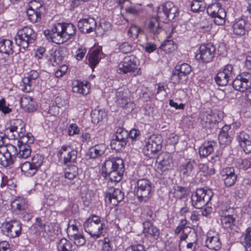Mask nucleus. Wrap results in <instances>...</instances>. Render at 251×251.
Wrapping results in <instances>:
<instances>
[{
    "mask_svg": "<svg viewBox=\"0 0 251 251\" xmlns=\"http://www.w3.org/2000/svg\"><path fill=\"white\" fill-rule=\"evenodd\" d=\"M213 193L210 189L200 188L197 189L191 197V204L197 209H201L211 200Z\"/></svg>",
    "mask_w": 251,
    "mask_h": 251,
    "instance_id": "obj_1",
    "label": "nucleus"
},
{
    "mask_svg": "<svg viewBox=\"0 0 251 251\" xmlns=\"http://www.w3.org/2000/svg\"><path fill=\"white\" fill-rule=\"evenodd\" d=\"M138 59L134 55L126 56L118 65L117 72L119 74L132 73L134 76L142 74L140 68H138Z\"/></svg>",
    "mask_w": 251,
    "mask_h": 251,
    "instance_id": "obj_2",
    "label": "nucleus"
},
{
    "mask_svg": "<svg viewBox=\"0 0 251 251\" xmlns=\"http://www.w3.org/2000/svg\"><path fill=\"white\" fill-rule=\"evenodd\" d=\"M83 227L92 237L97 239L102 233L103 224L99 217L93 215L84 223Z\"/></svg>",
    "mask_w": 251,
    "mask_h": 251,
    "instance_id": "obj_3",
    "label": "nucleus"
},
{
    "mask_svg": "<svg viewBox=\"0 0 251 251\" xmlns=\"http://www.w3.org/2000/svg\"><path fill=\"white\" fill-rule=\"evenodd\" d=\"M36 38V34L33 29L30 27L25 26L18 31L14 39L18 46L25 50L30 44L35 41Z\"/></svg>",
    "mask_w": 251,
    "mask_h": 251,
    "instance_id": "obj_4",
    "label": "nucleus"
},
{
    "mask_svg": "<svg viewBox=\"0 0 251 251\" xmlns=\"http://www.w3.org/2000/svg\"><path fill=\"white\" fill-rule=\"evenodd\" d=\"M191 71V67L187 63L177 65L173 71L171 77V82L175 84L186 83L188 79V75Z\"/></svg>",
    "mask_w": 251,
    "mask_h": 251,
    "instance_id": "obj_5",
    "label": "nucleus"
},
{
    "mask_svg": "<svg viewBox=\"0 0 251 251\" xmlns=\"http://www.w3.org/2000/svg\"><path fill=\"white\" fill-rule=\"evenodd\" d=\"M178 14V10L173 2L167 1L159 8L157 16L159 21L165 22L166 20L171 21Z\"/></svg>",
    "mask_w": 251,
    "mask_h": 251,
    "instance_id": "obj_6",
    "label": "nucleus"
},
{
    "mask_svg": "<svg viewBox=\"0 0 251 251\" xmlns=\"http://www.w3.org/2000/svg\"><path fill=\"white\" fill-rule=\"evenodd\" d=\"M136 195L140 202H146L151 196V183L145 178L139 179L137 182Z\"/></svg>",
    "mask_w": 251,
    "mask_h": 251,
    "instance_id": "obj_7",
    "label": "nucleus"
},
{
    "mask_svg": "<svg viewBox=\"0 0 251 251\" xmlns=\"http://www.w3.org/2000/svg\"><path fill=\"white\" fill-rule=\"evenodd\" d=\"M163 139L160 135H152L146 141L143 151L145 155L151 156L162 149Z\"/></svg>",
    "mask_w": 251,
    "mask_h": 251,
    "instance_id": "obj_8",
    "label": "nucleus"
},
{
    "mask_svg": "<svg viewBox=\"0 0 251 251\" xmlns=\"http://www.w3.org/2000/svg\"><path fill=\"white\" fill-rule=\"evenodd\" d=\"M62 23L55 24L51 29H47L44 31V34L48 39L57 44H61L65 42L64 38V31Z\"/></svg>",
    "mask_w": 251,
    "mask_h": 251,
    "instance_id": "obj_9",
    "label": "nucleus"
},
{
    "mask_svg": "<svg viewBox=\"0 0 251 251\" xmlns=\"http://www.w3.org/2000/svg\"><path fill=\"white\" fill-rule=\"evenodd\" d=\"M233 87L236 90L244 92L251 86V73L244 72L239 75L232 81Z\"/></svg>",
    "mask_w": 251,
    "mask_h": 251,
    "instance_id": "obj_10",
    "label": "nucleus"
},
{
    "mask_svg": "<svg viewBox=\"0 0 251 251\" xmlns=\"http://www.w3.org/2000/svg\"><path fill=\"white\" fill-rule=\"evenodd\" d=\"M77 151L73 150L70 146H63L57 153L59 160L65 165L76 162Z\"/></svg>",
    "mask_w": 251,
    "mask_h": 251,
    "instance_id": "obj_11",
    "label": "nucleus"
},
{
    "mask_svg": "<svg viewBox=\"0 0 251 251\" xmlns=\"http://www.w3.org/2000/svg\"><path fill=\"white\" fill-rule=\"evenodd\" d=\"M31 141L32 142H29V141H28L27 142L25 143L19 142V141L18 142V149L16 148V152H14L13 154V156L15 158V161L21 162V160L25 159L30 157L31 153V150L30 145L33 143L34 137H33V140Z\"/></svg>",
    "mask_w": 251,
    "mask_h": 251,
    "instance_id": "obj_12",
    "label": "nucleus"
},
{
    "mask_svg": "<svg viewBox=\"0 0 251 251\" xmlns=\"http://www.w3.org/2000/svg\"><path fill=\"white\" fill-rule=\"evenodd\" d=\"M2 230L5 235L9 237H17L21 233L22 224L19 221H11L3 225Z\"/></svg>",
    "mask_w": 251,
    "mask_h": 251,
    "instance_id": "obj_13",
    "label": "nucleus"
},
{
    "mask_svg": "<svg viewBox=\"0 0 251 251\" xmlns=\"http://www.w3.org/2000/svg\"><path fill=\"white\" fill-rule=\"evenodd\" d=\"M233 75V67L231 65L228 64L217 73L215 80L219 86H226L229 80L232 78Z\"/></svg>",
    "mask_w": 251,
    "mask_h": 251,
    "instance_id": "obj_14",
    "label": "nucleus"
},
{
    "mask_svg": "<svg viewBox=\"0 0 251 251\" xmlns=\"http://www.w3.org/2000/svg\"><path fill=\"white\" fill-rule=\"evenodd\" d=\"M25 124L24 122L21 126L19 125V128L14 131L13 132L9 133V135H7L6 136L9 139H19V142L26 143L28 141L29 142H32L33 139V136L30 133H26L25 129Z\"/></svg>",
    "mask_w": 251,
    "mask_h": 251,
    "instance_id": "obj_15",
    "label": "nucleus"
},
{
    "mask_svg": "<svg viewBox=\"0 0 251 251\" xmlns=\"http://www.w3.org/2000/svg\"><path fill=\"white\" fill-rule=\"evenodd\" d=\"M215 50V47L210 43L203 45L200 47V52L196 55V58L203 62H209L214 56Z\"/></svg>",
    "mask_w": 251,
    "mask_h": 251,
    "instance_id": "obj_16",
    "label": "nucleus"
},
{
    "mask_svg": "<svg viewBox=\"0 0 251 251\" xmlns=\"http://www.w3.org/2000/svg\"><path fill=\"white\" fill-rule=\"evenodd\" d=\"M156 170L161 174L168 170L173 163L171 155L168 152H163L158 155L156 160Z\"/></svg>",
    "mask_w": 251,
    "mask_h": 251,
    "instance_id": "obj_17",
    "label": "nucleus"
},
{
    "mask_svg": "<svg viewBox=\"0 0 251 251\" xmlns=\"http://www.w3.org/2000/svg\"><path fill=\"white\" fill-rule=\"evenodd\" d=\"M16 150L15 146L9 144L2 151H0V164L4 167L12 165L15 161L13 159L12 156L14 152H16Z\"/></svg>",
    "mask_w": 251,
    "mask_h": 251,
    "instance_id": "obj_18",
    "label": "nucleus"
},
{
    "mask_svg": "<svg viewBox=\"0 0 251 251\" xmlns=\"http://www.w3.org/2000/svg\"><path fill=\"white\" fill-rule=\"evenodd\" d=\"M233 209L229 208L226 210H223L221 215V221L223 227L228 231L234 228L235 226L236 219L232 214Z\"/></svg>",
    "mask_w": 251,
    "mask_h": 251,
    "instance_id": "obj_19",
    "label": "nucleus"
},
{
    "mask_svg": "<svg viewBox=\"0 0 251 251\" xmlns=\"http://www.w3.org/2000/svg\"><path fill=\"white\" fill-rule=\"evenodd\" d=\"M124 193L119 189L111 188L106 193L105 200L114 206H116L124 198Z\"/></svg>",
    "mask_w": 251,
    "mask_h": 251,
    "instance_id": "obj_20",
    "label": "nucleus"
},
{
    "mask_svg": "<svg viewBox=\"0 0 251 251\" xmlns=\"http://www.w3.org/2000/svg\"><path fill=\"white\" fill-rule=\"evenodd\" d=\"M124 165V161L119 157L109 158L106 160L102 166L103 174H107L119 169V167Z\"/></svg>",
    "mask_w": 251,
    "mask_h": 251,
    "instance_id": "obj_21",
    "label": "nucleus"
},
{
    "mask_svg": "<svg viewBox=\"0 0 251 251\" xmlns=\"http://www.w3.org/2000/svg\"><path fill=\"white\" fill-rule=\"evenodd\" d=\"M226 186L230 187L234 185L237 179V175L233 167H226L220 172Z\"/></svg>",
    "mask_w": 251,
    "mask_h": 251,
    "instance_id": "obj_22",
    "label": "nucleus"
},
{
    "mask_svg": "<svg viewBox=\"0 0 251 251\" xmlns=\"http://www.w3.org/2000/svg\"><path fill=\"white\" fill-rule=\"evenodd\" d=\"M96 22L92 18L80 20L77 24L80 31L84 33H89L93 31L96 29Z\"/></svg>",
    "mask_w": 251,
    "mask_h": 251,
    "instance_id": "obj_23",
    "label": "nucleus"
},
{
    "mask_svg": "<svg viewBox=\"0 0 251 251\" xmlns=\"http://www.w3.org/2000/svg\"><path fill=\"white\" fill-rule=\"evenodd\" d=\"M20 104L25 112L29 113L36 111L37 106L35 100L27 95H24L21 97Z\"/></svg>",
    "mask_w": 251,
    "mask_h": 251,
    "instance_id": "obj_24",
    "label": "nucleus"
},
{
    "mask_svg": "<svg viewBox=\"0 0 251 251\" xmlns=\"http://www.w3.org/2000/svg\"><path fill=\"white\" fill-rule=\"evenodd\" d=\"M236 138L240 147L246 153L251 152V138L248 133L241 131Z\"/></svg>",
    "mask_w": 251,
    "mask_h": 251,
    "instance_id": "obj_25",
    "label": "nucleus"
},
{
    "mask_svg": "<svg viewBox=\"0 0 251 251\" xmlns=\"http://www.w3.org/2000/svg\"><path fill=\"white\" fill-rule=\"evenodd\" d=\"M159 19L157 17H152L146 21L145 27L150 33L156 35L162 30L159 22Z\"/></svg>",
    "mask_w": 251,
    "mask_h": 251,
    "instance_id": "obj_26",
    "label": "nucleus"
},
{
    "mask_svg": "<svg viewBox=\"0 0 251 251\" xmlns=\"http://www.w3.org/2000/svg\"><path fill=\"white\" fill-rule=\"evenodd\" d=\"M115 96V102L120 107H126L130 101V99L128 97V93L126 90L116 91Z\"/></svg>",
    "mask_w": 251,
    "mask_h": 251,
    "instance_id": "obj_27",
    "label": "nucleus"
},
{
    "mask_svg": "<svg viewBox=\"0 0 251 251\" xmlns=\"http://www.w3.org/2000/svg\"><path fill=\"white\" fill-rule=\"evenodd\" d=\"M37 5H40L38 10H35L32 7L29 8L26 11L28 19L33 23L39 22L41 19V14L44 11V7L40 2H35Z\"/></svg>",
    "mask_w": 251,
    "mask_h": 251,
    "instance_id": "obj_28",
    "label": "nucleus"
},
{
    "mask_svg": "<svg viewBox=\"0 0 251 251\" xmlns=\"http://www.w3.org/2000/svg\"><path fill=\"white\" fill-rule=\"evenodd\" d=\"M217 147V143L214 141H205L200 147L199 154L200 157H206L210 154Z\"/></svg>",
    "mask_w": 251,
    "mask_h": 251,
    "instance_id": "obj_29",
    "label": "nucleus"
},
{
    "mask_svg": "<svg viewBox=\"0 0 251 251\" xmlns=\"http://www.w3.org/2000/svg\"><path fill=\"white\" fill-rule=\"evenodd\" d=\"M143 233L146 236H150L155 240L158 238L160 234L159 230L149 221L143 223Z\"/></svg>",
    "mask_w": 251,
    "mask_h": 251,
    "instance_id": "obj_30",
    "label": "nucleus"
},
{
    "mask_svg": "<svg viewBox=\"0 0 251 251\" xmlns=\"http://www.w3.org/2000/svg\"><path fill=\"white\" fill-rule=\"evenodd\" d=\"M106 149L105 144H98L89 149L87 155L91 158L96 159L101 156L104 153Z\"/></svg>",
    "mask_w": 251,
    "mask_h": 251,
    "instance_id": "obj_31",
    "label": "nucleus"
},
{
    "mask_svg": "<svg viewBox=\"0 0 251 251\" xmlns=\"http://www.w3.org/2000/svg\"><path fill=\"white\" fill-rule=\"evenodd\" d=\"M221 245L222 244L218 234H215L211 236H207L205 241V245L210 250L218 251L221 249Z\"/></svg>",
    "mask_w": 251,
    "mask_h": 251,
    "instance_id": "obj_32",
    "label": "nucleus"
},
{
    "mask_svg": "<svg viewBox=\"0 0 251 251\" xmlns=\"http://www.w3.org/2000/svg\"><path fill=\"white\" fill-rule=\"evenodd\" d=\"M19 163L22 173L27 176H32L39 171L30 161Z\"/></svg>",
    "mask_w": 251,
    "mask_h": 251,
    "instance_id": "obj_33",
    "label": "nucleus"
},
{
    "mask_svg": "<svg viewBox=\"0 0 251 251\" xmlns=\"http://www.w3.org/2000/svg\"><path fill=\"white\" fill-rule=\"evenodd\" d=\"M124 171L125 166L123 165L119 167V169L112 171L110 173L105 175V177L111 182H118L121 180Z\"/></svg>",
    "mask_w": 251,
    "mask_h": 251,
    "instance_id": "obj_34",
    "label": "nucleus"
},
{
    "mask_svg": "<svg viewBox=\"0 0 251 251\" xmlns=\"http://www.w3.org/2000/svg\"><path fill=\"white\" fill-rule=\"evenodd\" d=\"M11 207L16 208L22 214L28 211V206L25 200L23 198L19 197L14 200L11 203Z\"/></svg>",
    "mask_w": 251,
    "mask_h": 251,
    "instance_id": "obj_35",
    "label": "nucleus"
},
{
    "mask_svg": "<svg viewBox=\"0 0 251 251\" xmlns=\"http://www.w3.org/2000/svg\"><path fill=\"white\" fill-rule=\"evenodd\" d=\"M65 42L72 38L76 34V27L71 23H62Z\"/></svg>",
    "mask_w": 251,
    "mask_h": 251,
    "instance_id": "obj_36",
    "label": "nucleus"
},
{
    "mask_svg": "<svg viewBox=\"0 0 251 251\" xmlns=\"http://www.w3.org/2000/svg\"><path fill=\"white\" fill-rule=\"evenodd\" d=\"M13 42L8 39H3L0 41V52L8 55L13 53Z\"/></svg>",
    "mask_w": 251,
    "mask_h": 251,
    "instance_id": "obj_37",
    "label": "nucleus"
},
{
    "mask_svg": "<svg viewBox=\"0 0 251 251\" xmlns=\"http://www.w3.org/2000/svg\"><path fill=\"white\" fill-rule=\"evenodd\" d=\"M172 193L173 197L181 200L188 196L189 189L186 187L176 186L174 188Z\"/></svg>",
    "mask_w": 251,
    "mask_h": 251,
    "instance_id": "obj_38",
    "label": "nucleus"
},
{
    "mask_svg": "<svg viewBox=\"0 0 251 251\" xmlns=\"http://www.w3.org/2000/svg\"><path fill=\"white\" fill-rule=\"evenodd\" d=\"M100 50L97 49L87 54L88 63L92 68L95 67L99 63L101 58V57L100 56Z\"/></svg>",
    "mask_w": 251,
    "mask_h": 251,
    "instance_id": "obj_39",
    "label": "nucleus"
},
{
    "mask_svg": "<svg viewBox=\"0 0 251 251\" xmlns=\"http://www.w3.org/2000/svg\"><path fill=\"white\" fill-rule=\"evenodd\" d=\"M73 92L86 95L89 93V86L80 81H75L73 83L72 88Z\"/></svg>",
    "mask_w": 251,
    "mask_h": 251,
    "instance_id": "obj_40",
    "label": "nucleus"
},
{
    "mask_svg": "<svg viewBox=\"0 0 251 251\" xmlns=\"http://www.w3.org/2000/svg\"><path fill=\"white\" fill-rule=\"evenodd\" d=\"M195 161L190 160L179 167V171L184 176H189L192 174L194 169Z\"/></svg>",
    "mask_w": 251,
    "mask_h": 251,
    "instance_id": "obj_41",
    "label": "nucleus"
},
{
    "mask_svg": "<svg viewBox=\"0 0 251 251\" xmlns=\"http://www.w3.org/2000/svg\"><path fill=\"white\" fill-rule=\"evenodd\" d=\"M73 246L71 242L64 238L61 239L57 245L58 251H73Z\"/></svg>",
    "mask_w": 251,
    "mask_h": 251,
    "instance_id": "obj_42",
    "label": "nucleus"
},
{
    "mask_svg": "<svg viewBox=\"0 0 251 251\" xmlns=\"http://www.w3.org/2000/svg\"><path fill=\"white\" fill-rule=\"evenodd\" d=\"M245 21L241 19L233 25L234 33L236 35H243L246 33Z\"/></svg>",
    "mask_w": 251,
    "mask_h": 251,
    "instance_id": "obj_43",
    "label": "nucleus"
},
{
    "mask_svg": "<svg viewBox=\"0 0 251 251\" xmlns=\"http://www.w3.org/2000/svg\"><path fill=\"white\" fill-rule=\"evenodd\" d=\"M77 175L78 168L75 165H69L68 167L65 170V177L69 180H72L75 178Z\"/></svg>",
    "mask_w": 251,
    "mask_h": 251,
    "instance_id": "obj_44",
    "label": "nucleus"
},
{
    "mask_svg": "<svg viewBox=\"0 0 251 251\" xmlns=\"http://www.w3.org/2000/svg\"><path fill=\"white\" fill-rule=\"evenodd\" d=\"M244 244L247 251H251V226L248 227L243 235Z\"/></svg>",
    "mask_w": 251,
    "mask_h": 251,
    "instance_id": "obj_45",
    "label": "nucleus"
},
{
    "mask_svg": "<svg viewBox=\"0 0 251 251\" xmlns=\"http://www.w3.org/2000/svg\"><path fill=\"white\" fill-rule=\"evenodd\" d=\"M105 113L101 110L94 109L91 114L92 121L94 123H98L105 116Z\"/></svg>",
    "mask_w": 251,
    "mask_h": 251,
    "instance_id": "obj_46",
    "label": "nucleus"
},
{
    "mask_svg": "<svg viewBox=\"0 0 251 251\" xmlns=\"http://www.w3.org/2000/svg\"><path fill=\"white\" fill-rule=\"evenodd\" d=\"M221 9H224L221 7V4L220 3L215 2L209 5L206 11L207 14L212 17L220 12Z\"/></svg>",
    "mask_w": 251,
    "mask_h": 251,
    "instance_id": "obj_47",
    "label": "nucleus"
},
{
    "mask_svg": "<svg viewBox=\"0 0 251 251\" xmlns=\"http://www.w3.org/2000/svg\"><path fill=\"white\" fill-rule=\"evenodd\" d=\"M33 83L34 82L30 81L26 76L24 77L21 84V90L25 93L29 92L32 89Z\"/></svg>",
    "mask_w": 251,
    "mask_h": 251,
    "instance_id": "obj_48",
    "label": "nucleus"
},
{
    "mask_svg": "<svg viewBox=\"0 0 251 251\" xmlns=\"http://www.w3.org/2000/svg\"><path fill=\"white\" fill-rule=\"evenodd\" d=\"M191 9L195 12L203 11L205 9V4L202 0H193L191 4Z\"/></svg>",
    "mask_w": 251,
    "mask_h": 251,
    "instance_id": "obj_49",
    "label": "nucleus"
},
{
    "mask_svg": "<svg viewBox=\"0 0 251 251\" xmlns=\"http://www.w3.org/2000/svg\"><path fill=\"white\" fill-rule=\"evenodd\" d=\"M226 13L225 9H221L220 12L215 16H212L214 18V22L217 25H223L225 23Z\"/></svg>",
    "mask_w": 251,
    "mask_h": 251,
    "instance_id": "obj_50",
    "label": "nucleus"
},
{
    "mask_svg": "<svg viewBox=\"0 0 251 251\" xmlns=\"http://www.w3.org/2000/svg\"><path fill=\"white\" fill-rule=\"evenodd\" d=\"M24 123V121L19 119L13 120L10 124V127L6 128L5 130V133L7 135H9V133L13 132L16 129L19 128V125L21 126Z\"/></svg>",
    "mask_w": 251,
    "mask_h": 251,
    "instance_id": "obj_51",
    "label": "nucleus"
},
{
    "mask_svg": "<svg viewBox=\"0 0 251 251\" xmlns=\"http://www.w3.org/2000/svg\"><path fill=\"white\" fill-rule=\"evenodd\" d=\"M44 158L42 155L36 154L32 157L30 162L39 170L44 162Z\"/></svg>",
    "mask_w": 251,
    "mask_h": 251,
    "instance_id": "obj_52",
    "label": "nucleus"
},
{
    "mask_svg": "<svg viewBox=\"0 0 251 251\" xmlns=\"http://www.w3.org/2000/svg\"><path fill=\"white\" fill-rule=\"evenodd\" d=\"M160 48L166 53H170L175 50L174 42L171 40L165 41Z\"/></svg>",
    "mask_w": 251,
    "mask_h": 251,
    "instance_id": "obj_53",
    "label": "nucleus"
},
{
    "mask_svg": "<svg viewBox=\"0 0 251 251\" xmlns=\"http://www.w3.org/2000/svg\"><path fill=\"white\" fill-rule=\"evenodd\" d=\"M70 236L71 239L73 240L74 244L77 246H82L85 243L86 240L83 235L74 233Z\"/></svg>",
    "mask_w": 251,
    "mask_h": 251,
    "instance_id": "obj_54",
    "label": "nucleus"
},
{
    "mask_svg": "<svg viewBox=\"0 0 251 251\" xmlns=\"http://www.w3.org/2000/svg\"><path fill=\"white\" fill-rule=\"evenodd\" d=\"M128 132L123 128H119L115 135V138L118 140H122L127 142Z\"/></svg>",
    "mask_w": 251,
    "mask_h": 251,
    "instance_id": "obj_55",
    "label": "nucleus"
},
{
    "mask_svg": "<svg viewBox=\"0 0 251 251\" xmlns=\"http://www.w3.org/2000/svg\"><path fill=\"white\" fill-rule=\"evenodd\" d=\"M126 144L127 142L115 138L111 141L110 145L113 149L120 151L125 147Z\"/></svg>",
    "mask_w": 251,
    "mask_h": 251,
    "instance_id": "obj_56",
    "label": "nucleus"
},
{
    "mask_svg": "<svg viewBox=\"0 0 251 251\" xmlns=\"http://www.w3.org/2000/svg\"><path fill=\"white\" fill-rule=\"evenodd\" d=\"M141 32V29L139 27L132 25L128 30L127 34L133 39H135L138 38L139 33Z\"/></svg>",
    "mask_w": 251,
    "mask_h": 251,
    "instance_id": "obj_57",
    "label": "nucleus"
},
{
    "mask_svg": "<svg viewBox=\"0 0 251 251\" xmlns=\"http://www.w3.org/2000/svg\"><path fill=\"white\" fill-rule=\"evenodd\" d=\"M197 246V241L193 242L188 243L186 246L181 245L179 243V248L180 251H195Z\"/></svg>",
    "mask_w": 251,
    "mask_h": 251,
    "instance_id": "obj_58",
    "label": "nucleus"
},
{
    "mask_svg": "<svg viewBox=\"0 0 251 251\" xmlns=\"http://www.w3.org/2000/svg\"><path fill=\"white\" fill-rule=\"evenodd\" d=\"M35 225L38 226L42 231L47 234L50 231L49 226L44 223L41 218H36Z\"/></svg>",
    "mask_w": 251,
    "mask_h": 251,
    "instance_id": "obj_59",
    "label": "nucleus"
},
{
    "mask_svg": "<svg viewBox=\"0 0 251 251\" xmlns=\"http://www.w3.org/2000/svg\"><path fill=\"white\" fill-rule=\"evenodd\" d=\"M218 140L221 145H228L231 142V137L228 134L219 133Z\"/></svg>",
    "mask_w": 251,
    "mask_h": 251,
    "instance_id": "obj_60",
    "label": "nucleus"
},
{
    "mask_svg": "<svg viewBox=\"0 0 251 251\" xmlns=\"http://www.w3.org/2000/svg\"><path fill=\"white\" fill-rule=\"evenodd\" d=\"M203 121L205 122V126H207L211 124H215L217 122L216 115L215 114H206L203 118Z\"/></svg>",
    "mask_w": 251,
    "mask_h": 251,
    "instance_id": "obj_61",
    "label": "nucleus"
},
{
    "mask_svg": "<svg viewBox=\"0 0 251 251\" xmlns=\"http://www.w3.org/2000/svg\"><path fill=\"white\" fill-rule=\"evenodd\" d=\"M113 242L108 238H104L102 244V251H113Z\"/></svg>",
    "mask_w": 251,
    "mask_h": 251,
    "instance_id": "obj_62",
    "label": "nucleus"
},
{
    "mask_svg": "<svg viewBox=\"0 0 251 251\" xmlns=\"http://www.w3.org/2000/svg\"><path fill=\"white\" fill-rule=\"evenodd\" d=\"M125 10L126 13L134 16H138L142 12L141 9L137 8L135 6L127 7L126 8Z\"/></svg>",
    "mask_w": 251,
    "mask_h": 251,
    "instance_id": "obj_63",
    "label": "nucleus"
},
{
    "mask_svg": "<svg viewBox=\"0 0 251 251\" xmlns=\"http://www.w3.org/2000/svg\"><path fill=\"white\" fill-rule=\"evenodd\" d=\"M120 50L124 53L130 52L132 50V46L128 42H124L119 46Z\"/></svg>",
    "mask_w": 251,
    "mask_h": 251,
    "instance_id": "obj_64",
    "label": "nucleus"
}]
</instances>
